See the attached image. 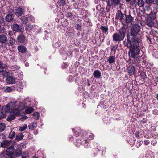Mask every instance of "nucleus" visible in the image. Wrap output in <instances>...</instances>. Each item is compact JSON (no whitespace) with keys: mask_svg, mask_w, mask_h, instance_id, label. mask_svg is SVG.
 <instances>
[{"mask_svg":"<svg viewBox=\"0 0 158 158\" xmlns=\"http://www.w3.org/2000/svg\"><path fill=\"white\" fill-rule=\"evenodd\" d=\"M144 143L145 145H147L149 144L150 142L149 140H145L144 141Z\"/></svg>","mask_w":158,"mask_h":158,"instance_id":"nucleus-58","label":"nucleus"},{"mask_svg":"<svg viewBox=\"0 0 158 158\" xmlns=\"http://www.w3.org/2000/svg\"><path fill=\"white\" fill-rule=\"evenodd\" d=\"M24 137L22 133H19L16 135L15 139L17 141H19L22 140Z\"/></svg>","mask_w":158,"mask_h":158,"instance_id":"nucleus-25","label":"nucleus"},{"mask_svg":"<svg viewBox=\"0 0 158 158\" xmlns=\"http://www.w3.org/2000/svg\"><path fill=\"white\" fill-rule=\"evenodd\" d=\"M145 2L148 4L151 5L152 3L153 0H145Z\"/></svg>","mask_w":158,"mask_h":158,"instance_id":"nucleus-51","label":"nucleus"},{"mask_svg":"<svg viewBox=\"0 0 158 158\" xmlns=\"http://www.w3.org/2000/svg\"><path fill=\"white\" fill-rule=\"evenodd\" d=\"M127 71L128 75L130 76H131L133 75L135 72V67L131 65L129 66L127 68Z\"/></svg>","mask_w":158,"mask_h":158,"instance_id":"nucleus-7","label":"nucleus"},{"mask_svg":"<svg viewBox=\"0 0 158 158\" xmlns=\"http://www.w3.org/2000/svg\"><path fill=\"white\" fill-rule=\"evenodd\" d=\"M6 110H2V108L1 110V114L0 115V119H2L6 117V113H8Z\"/></svg>","mask_w":158,"mask_h":158,"instance_id":"nucleus-24","label":"nucleus"},{"mask_svg":"<svg viewBox=\"0 0 158 158\" xmlns=\"http://www.w3.org/2000/svg\"><path fill=\"white\" fill-rule=\"evenodd\" d=\"M126 29L123 26L119 29L118 34L124 39L126 36Z\"/></svg>","mask_w":158,"mask_h":158,"instance_id":"nucleus-8","label":"nucleus"},{"mask_svg":"<svg viewBox=\"0 0 158 158\" xmlns=\"http://www.w3.org/2000/svg\"><path fill=\"white\" fill-rule=\"evenodd\" d=\"M16 102H11L6 106H3L2 107V110H6L7 111V112L9 113L11 110H12L16 106Z\"/></svg>","mask_w":158,"mask_h":158,"instance_id":"nucleus-4","label":"nucleus"},{"mask_svg":"<svg viewBox=\"0 0 158 158\" xmlns=\"http://www.w3.org/2000/svg\"><path fill=\"white\" fill-rule=\"evenodd\" d=\"M93 75L95 78L98 79L101 76V73L100 71L98 70H95L94 72Z\"/></svg>","mask_w":158,"mask_h":158,"instance_id":"nucleus-18","label":"nucleus"},{"mask_svg":"<svg viewBox=\"0 0 158 158\" xmlns=\"http://www.w3.org/2000/svg\"><path fill=\"white\" fill-rule=\"evenodd\" d=\"M154 81H155L156 85H157V83L156 82H158V77H155L154 78Z\"/></svg>","mask_w":158,"mask_h":158,"instance_id":"nucleus-62","label":"nucleus"},{"mask_svg":"<svg viewBox=\"0 0 158 158\" xmlns=\"http://www.w3.org/2000/svg\"><path fill=\"white\" fill-rule=\"evenodd\" d=\"M65 0H58L60 6H64L65 4Z\"/></svg>","mask_w":158,"mask_h":158,"instance_id":"nucleus-43","label":"nucleus"},{"mask_svg":"<svg viewBox=\"0 0 158 158\" xmlns=\"http://www.w3.org/2000/svg\"><path fill=\"white\" fill-rule=\"evenodd\" d=\"M107 3V6L106 9H110L114 3L113 0H107L106 2Z\"/></svg>","mask_w":158,"mask_h":158,"instance_id":"nucleus-27","label":"nucleus"},{"mask_svg":"<svg viewBox=\"0 0 158 158\" xmlns=\"http://www.w3.org/2000/svg\"><path fill=\"white\" fill-rule=\"evenodd\" d=\"M5 20L8 22H11L14 20V19L12 17V15L7 14L5 17Z\"/></svg>","mask_w":158,"mask_h":158,"instance_id":"nucleus-20","label":"nucleus"},{"mask_svg":"<svg viewBox=\"0 0 158 158\" xmlns=\"http://www.w3.org/2000/svg\"><path fill=\"white\" fill-rule=\"evenodd\" d=\"M15 79L11 76H10L7 77L6 80L7 83L13 84L15 82Z\"/></svg>","mask_w":158,"mask_h":158,"instance_id":"nucleus-15","label":"nucleus"},{"mask_svg":"<svg viewBox=\"0 0 158 158\" xmlns=\"http://www.w3.org/2000/svg\"><path fill=\"white\" fill-rule=\"evenodd\" d=\"M100 29L106 35H108V27L107 25H101Z\"/></svg>","mask_w":158,"mask_h":158,"instance_id":"nucleus-10","label":"nucleus"},{"mask_svg":"<svg viewBox=\"0 0 158 158\" xmlns=\"http://www.w3.org/2000/svg\"><path fill=\"white\" fill-rule=\"evenodd\" d=\"M130 5L131 6L134 7H137V4L136 2V1L135 0H131L130 1Z\"/></svg>","mask_w":158,"mask_h":158,"instance_id":"nucleus-34","label":"nucleus"},{"mask_svg":"<svg viewBox=\"0 0 158 158\" xmlns=\"http://www.w3.org/2000/svg\"><path fill=\"white\" fill-rule=\"evenodd\" d=\"M21 154V151H16L15 152V155L16 157L20 156Z\"/></svg>","mask_w":158,"mask_h":158,"instance_id":"nucleus-49","label":"nucleus"},{"mask_svg":"<svg viewBox=\"0 0 158 158\" xmlns=\"http://www.w3.org/2000/svg\"><path fill=\"white\" fill-rule=\"evenodd\" d=\"M17 40L19 42L23 43L25 42V37L23 34L19 35L17 37Z\"/></svg>","mask_w":158,"mask_h":158,"instance_id":"nucleus-11","label":"nucleus"},{"mask_svg":"<svg viewBox=\"0 0 158 158\" xmlns=\"http://www.w3.org/2000/svg\"><path fill=\"white\" fill-rule=\"evenodd\" d=\"M13 111H12V112L13 114V115H15V116H18L19 114V111L18 110H12Z\"/></svg>","mask_w":158,"mask_h":158,"instance_id":"nucleus-44","label":"nucleus"},{"mask_svg":"<svg viewBox=\"0 0 158 158\" xmlns=\"http://www.w3.org/2000/svg\"><path fill=\"white\" fill-rule=\"evenodd\" d=\"M142 143V141L138 142L137 143H136V146L138 148L139 147Z\"/></svg>","mask_w":158,"mask_h":158,"instance_id":"nucleus-52","label":"nucleus"},{"mask_svg":"<svg viewBox=\"0 0 158 158\" xmlns=\"http://www.w3.org/2000/svg\"><path fill=\"white\" fill-rule=\"evenodd\" d=\"M12 90V88L10 87L6 86L5 89V91L6 92H10Z\"/></svg>","mask_w":158,"mask_h":158,"instance_id":"nucleus-46","label":"nucleus"},{"mask_svg":"<svg viewBox=\"0 0 158 158\" xmlns=\"http://www.w3.org/2000/svg\"><path fill=\"white\" fill-rule=\"evenodd\" d=\"M57 14H58V15H57L58 16H59L58 15H59L60 16V17L61 18H63L64 17L63 14L60 11H59L58 12Z\"/></svg>","mask_w":158,"mask_h":158,"instance_id":"nucleus-55","label":"nucleus"},{"mask_svg":"<svg viewBox=\"0 0 158 158\" xmlns=\"http://www.w3.org/2000/svg\"><path fill=\"white\" fill-rule=\"evenodd\" d=\"M113 41L114 42H119L124 39L117 33H115L112 35Z\"/></svg>","mask_w":158,"mask_h":158,"instance_id":"nucleus-5","label":"nucleus"},{"mask_svg":"<svg viewBox=\"0 0 158 158\" xmlns=\"http://www.w3.org/2000/svg\"><path fill=\"white\" fill-rule=\"evenodd\" d=\"M153 114L154 115H157L158 114V110L157 109H154L152 111Z\"/></svg>","mask_w":158,"mask_h":158,"instance_id":"nucleus-54","label":"nucleus"},{"mask_svg":"<svg viewBox=\"0 0 158 158\" xmlns=\"http://www.w3.org/2000/svg\"><path fill=\"white\" fill-rule=\"evenodd\" d=\"M27 128V125L26 124L23 125V126L20 127L19 129L21 131H23L26 129Z\"/></svg>","mask_w":158,"mask_h":158,"instance_id":"nucleus-41","label":"nucleus"},{"mask_svg":"<svg viewBox=\"0 0 158 158\" xmlns=\"http://www.w3.org/2000/svg\"><path fill=\"white\" fill-rule=\"evenodd\" d=\"M15 133L14 131H11L9 135V138L10 139H12L15 135Z\"/></svg>","mask_w":158,"mask_h":158,"instance_id":"nucleus-45","label":"nucleus"},{"mask_svg":"<svg viewBox=\"0 0 158 158\" xmlns=\"http://www.w3.org/2000/svg\"><path fill=\"white\" fill-rule=\"evenodd\" d=\"M17 49L19 52L22 53H25L27 50L26 47L23 45L18 46Z\"/></svg>","mask_w":158,"mask_h":158,"instance_id":"nucleus-16","label":"nucleus"},{"mask_svg":"<svg viewBox=\"0 0 158 158\" xmlns=\"http://www.w3.org/2000/svg\"><path fill=\"white\" fill-rule=\"evenodd\" d=\"M136 2L137 7L143 8L145 5V2L143 0H137Z\"/></svg>","mask_w":158,"mask_h":158,"instance_id":"nucleus-14","label":"nucleus"},{"mask_svg":"<svg viewBox=\"0 0 158 158\" xmlns=\"http://www.w3.org/2000/svg\"><path fill=\"white\" fill-rule=\"evenodd\" d=\"M154 23L153 21V19L148 18H147L146 21V25L148 26L151 27L154 25Z\"/></svg>","mask_w":158,"mask_h":158,"instance_id":"nucleus-17","label":"nucleus"},{"mask_svg":"<svg viewBox=\"0 0 158 158\" xmlns=\"http://www.w3.org/2000/svg\"><path fill=\"white\" fill-rule=\"evenodd\" d=\"M148 18L154 20L156 18V13L155 12L152 11L148 16Z\"/></svg>","mask_w":158,"mask_h":158,"instance_id":"nucleus-23","label":"nucleus"},{"mask_svg":"<svg viewBox=\"0 0 158 158\" xmlns=\"http://www.w3.org/2000/svg\"><path fill=\"white\" fill-rule=\"evenodd\" d=\"M15 118V115H12L10 113V115L7 118V120L8 121H11L13 120Z\"/></svg>","mask_w":158,"mask_h":158,"instance_id":"nucleus-37","label":"nucleus"},{"mask_svg":"<svg viewBox=\"0 0 158 158\" xmlns=\"http://www.w3.org/2000/svg\"><path fill=\"white\" fill-rule=\"evenodd\" d=\"M37 126L36 123L32 122L28 126V127L30 129L33 130Z\"/></svg>","mask_w":158,"mask_h":158,"instance_id":"nucleus-28","label":"nucleus"},{"mask_svg":"<svg viewBox=\"0 0 158 158\" xmlns=\"http://www.w3.org/2000/svg\"><path fill=\"white\" fill-rule=\"evenodd\" d=\"M33 25L29 24L26 25L25 26V30L27 31H29L33 30Z\"/></svg>","mask_w":158,"mask_h":158,"instance_id":"nucleus-29","label":"nucleus"},{"mask_svg":"<svg viewBox=\"0 0 158 158\" xmlns=\"http://www.w3.org/2000/svg\"><path fill=\"white\" fill-rule=\"evenodd\" d=\"M23 13V10L21 8L18 7L16 10L15 15L17 17L21 16Z\"/></svg>","mask_w":158,"mask_h":158,"instance_id":"nucleus-22","label":"nucleus"},{"mask_svg":"<svg viewBox=\"0 0 158 158\" xmlns=\"http://www.w3.org/2000/svg\"><path fill=\"white\" fill-rule=\"evenodd\" d=\"M152 3L158 5V0H153Z\"/></svg>","mask_w":158,"mask_h":158,"instance_id":"nucleus-61","label":"nucleus"},{"mask_svg":"<svg viewBox=\"0 0 158 158\" xmlns=\"http://www.w3.org/2000/svg\"><path fill=\"white\" fill-rule=\"evenodd\" d=\"M117 47H118L117 46H115L114 45H113L112 47V48H111V51H114V54H115V52L116 50Z\"/></svg>","mask_w":158,"mask_h":158,"instance_id":"nucleus-50","label":"nucleus"},{"mask_svg":"<svg viewBox=\"0 0 158 158\" xmlns=\"http://www.w3.org/2000/svg\"><path fill=\"white\" fill-rule=\"evenodd\" d=\"M33 116L34 117V118L36 120H38L39 118V114L38 112H35L33 114Z\"/></svg>","mask_w":158,"mask_h":158,"instance_id":"nucleus-40","label":"nucleus"},{"mask_svg":"<svg viewBox=\"0 0 158 158\" xmlns=\"http://www.w3.org/2000/svg\"><path fill=\"white\" fill-rule=\"evenodd\" d=\"M22 158H29V152L27 151L24 152L22 156Z\"/></svg>","mask_w":158,"mask_h":158,"instance_id":"nucleus-38","label":"nucleus"},{"mask_svg":"<svg viewBox=\"0 0 158 158\" xmlns=\"http://www.w3.org/2000/svg\"><path fill=\"white\" fill-rule=\"evenodd\" d=\"M34 111V109L32 107H27L25 109V112L27 114H30Z\"/></svg>","mask_w":158,"mask_h":158,"instance_id":"nucleus-30","label":"nucleus"},{"mask_svg":"<svg viewBox=\"0 0 158 158\" xmlns=\"http://www.w3.org/2000/svg\"><path fill=\"white\" fill-rule=\"evenodd\" d=\"M115 6L120 5V0H113Z\"/></svg>","mask_w":158,"mask_h":158,"instance_id":"nucleus-42","label":"nucleus"},{"mask_svg":"<svg viewBox=\"0 0 158 158\" xmlns=\"http://www.w3.org/2000/svg\"><path fill=\"white\" fill-rule=\"evenodd\" d=\"M66 16L69 18L71 20H73L75 17V15L73 16L71 12H68L66 14Z\"/></svg>","mask_w":158,"mask_h":158,"instance_id":"nucleus-35","label":"nucleus"},{"mask_svg":"<svg viewBox=\"0 0 158 158\" xmlns=\"http://www.w3.org/2000/svg\"><path fill=\"white\" fill-rule=\"evenodd\" d=\"M27 118H28L25 115V116H23V117L21 118V119H22V120H24V119H27Z\"/></svg>","mask_w":158,"mask_h":158,"instance_id":"nucleus-64","label":"nucleus"},{"mask_svg":"<svg viewBox=\"0 0 158 158\" xmlns=\"http://www.w3.org/2000/svg\"><path fill=\"white\" fill-rule=\"evenodd\" d=\"M7 40V38L6 35L4 34L0 35V42L2 43H6Z\"/></svg>","mask_w":158,"mask_h":158,"instance_id":"nucleus-19","label":"nucleus"},{"mask_svg":"<svg viewBox=\"0 0 158 158\" xmlns=\"http://www.w3.org/2000/svg\"><path fill=\"white\" fill-rule=\"evenodd\" d=\"M5 152L4 151H2L0 154V158L3 157L4 156Z\"/></svg>","mask_w":158,"mask_h":158,"instance_id":"nucleus-57","label":"nucleus"},{"mask_svg":"<svg viewBox=\"0 0 158 158\" xmlns=\"http://www.w3.org/2000/svg\"><path fill=\"white\" fill-rule=\"evenodd\" d=\"M72 130L74 131L73 133L74 135L76 137H78L80 136L81 135L80 134V133L82 134L81 137V139H77V142L79 144H84L85 143H88V139L89 140H92L93 139V137L94 135V134L91 133L89 135L88 134L87 132L83 130H81V129H78L75 130L74 129H72Z\"/></svg>","mask_w":158,"mask_h":158,"instance_id":"nucleus-2","label":"nucleus"},{"mask_svg":"<svg viewBox=\"0 0 158 158\" xmlns=\"http://www.w3.org/2000/svg\"><path fill=\"white\" fill-rule=\"evenodd\" d=\"M157 143V141L154 139L152 141L151 143V144L153 146H155L156 145Z\"/></svg>","mask_w":158,"mask_h":158,"instance_id":"nucleus-56","label":"nucleus"},{"mask_svg":"<svg viewBox=\"0 0 158 158\" xmlns=\"http://www.w3.org/2000/svg\"><path fill=\"white\" fill-rule=\"evenodd\" d=\"M75 27H76V29H79L81 27V26L79 24H77L76 25Z\"/></svg>","mask_w":158,"mask_h":158,"instance_id":"nucleus-63","label":"nucleus"},{"mask_svg":"<svg viewBox=\"0 0 158 158\" xmlns=\"http://www.w3.org/2000/svg\"><path fill=\"white\" fill-rule=\"evenodd\" d=\"M5 124L2 123H0V132H2L4 131L5 128Z\"/></svg>","mask_w":158,"mask_h":158,"instance_id":"nucleus-39","label":"nucleus"},{"mask_svg":"<svg viewBox=\"0 0 158 158\" xmlns=\"http://www.w3.org/2000/svg\"><path fill=\"white\" fill-rule=\"evenodd\" d=\"M11 27L13 31L16 32L23 33L24 31V27L22 25L20 26L17 24H14L11 26Z\"/></svg>","mask_w":158,"mask_h":158,"instance_id":"nucleus-3","label":"nucleus"},{"mask_svg":"<svg viewBox=\"0 0 158 158\" xmlns=\"http://www.w3.org/2000/svg\"><path fill=\"white\" fill-rule=\"evenodd\" d=\"M4 22V19L3 18L0 16V23H3Z\"/></svg>","mask_w":158,"mask_h":158,"instance_id":"nucleus-60","label":"nucleus"},{"mask_svg":"<svg viewBox=\"0 0 158 158\" xmlns=\"http://www.w3.org/2000/svg\"><path fill=\"white\" fill-rule=\"evenodd\" d=\"M66 20H65L62 23V25L64 26H67V24L66 23Z\"/></svg>","mask_w":158,"mask_h":158,"instance_id":"nucleus-59","label":"nucleus"},{"mask_svg":"<svg viewBox=\"0 0 158 158\" xmlns=\"http://www.w3.org/2000/svg\"><path fill=\"white\" fill-rule=\"evenodd\" d=\"M115 56H110L108 58L107 61L110 64L113 63L115 62Z\"/></svg>","mask_w":158,"mask_h":158,"instance_id":"nucleus-21","label":"nucleus"},{"mask_svg":"<svg viewBox=\"0 0 158 158\" xmlns=\"http://www.w3.org/2000/svg\"><path fill=\"white\" fill-rule=\"evenodd\" d=\"M140 30V26L138 24L133 25L130 32L127 34V40L123 41L124 46L130 48L129 56L133 58L138 56L140 53L139 47L141 46L142 40Z\"/></svg>","mask_w":158,"mask_h":158,"instance_id":"nucleus-1","label":"nucleus"},{"mask_svg":"<svg viewBox=\"0 0 158 158\" xmlns=\"http://www.w3.org/2000/svg\"><path fill=\"white\" fill-rule=\"evenodd\" d=\"M11 143L10 141L4 140L1 143V146L4 148H8L11 146Z\"/></svg>","mask_w":158,"mask_h":158,"instance_id":"nucleus-9","label":"nucleus"},{"mask_svg":"<svg viewBox=\"0 0 158 158\" xmlns=\"http://www.w3.org/2000/svg\"><path fill=\"white\" fill-rule=\"evenodd\" d=\"M11 69L12 71H15L19 69L20 67L16 65H14L11 66Z\"/></svg>","mask_w":158,"mask_h":158,"instance_id":"nucleus-36","label":"nucleus"},{"mask_svg":"<svg viewBox=\"0 0 158 158\" xmlns=\"http://www.w3.org/2000/svg\"><path fill=\"white\" fill-rule=\"evenodd\" d=\"M18 85L20 86V87L17 89V90L18 91H21L23 88V86L22 85V84L20 83H19L18 84Z\"/></svg>","mask_w":158,"mask_h":158,"instance_id":"nucleus-47","label":"nucleus"},{"mask_svg":"<svg viewBox=\"0 0 158 158\" xmlns=\"http://www.w3.org/2000/svg\"><path fill=\"white\" fill-rule=\"evenodd\" d=\"M9 41L10 46H13L15 44V39L12 38V37H10L9 38Z\"/></svg>","mask_w":158,"mask_h":158,"instance_id":"nucleus-32","label":"nucleus"},{"mask_svg":"<svg viewBox=\"0 0 158 158\" xmlns=\"http://www.w3.org/2000/svg\"><path fill=\"white\" fill-rule=\"evenodd\" d=\"M15 148L14 146L11 145L9 147L7 148L6 154L10 158H11L13 155Z\"/></svg>","mask_w":158,"mask_h":158,"instance_id":"nucleus-6","label":"nucleus"},{"mask_svg":"<svg viewBox=\"0 0 158 158\" xmlns=\"http://www.w3.org/2000/svg\"><path fill=\"white\" fill-rule=\"evenodd\" d=\"M28 20H30L32 22H34L35 21V18L32 15H31L28 17Z\"/></svg>","mask_w":158,"mask_h":158,"instance_id":"nucleus-48","label":"nucleus"},{"mask_svg":"<svg viewBox=\"0 0 158 158\" xmlns=\"http://www.w3.org/2000/svg\"><path fill=\"white\" fill-rule=\"evenodd\" d=\"M23 24H26L28 23V17L25 16H23L20 19Z\"/></svg>","mask_w":158,"mask_h":158,"instance_id":"nucleus-26","label":"nucleus"},{"mask_svg":"<svg viewBox=\"0 0 158 158\" xmlns=\"http://www.w3.org/2000/svg\"><path fill=\"white\" fill-rule=\"evenodd\" d=\"M133 17L131 15H129L126 16L125 20L127 23H130L133 22Z\"/></svg>","mask_w":158,"mask_h":158,"instance_id":"nucleus-12","label":"nucleus"},{"mask_svg":"<svg viewBox=\"0 0 158 158\" xmlns=\"http://www.w3.org/2000/svg\"><path fill=\"white\" fill-rule=\"evenodd\" d=\"M8 33L10 37H12V36L13 35V32L12 31H8Z\"/></svg>","mask_w":158,"mask_h":158,"instance_id":"nucleus-53","label":"nucleus"},{"mask_svg":"<svg viewBox=\"0 0 158 158\" xmlns=\"http://www.w3.org/2000/svg\"><path fill=\"white\" fill-rule=\"evenodd\" d=\"M140 75L142 79H143L144 80L146 79L147 78L146 73L144 72H141L140 73Z\"/></svg>","mask_w":158,"mask_h":158,"instance_id":"nucleus-33","label":"nucleus"},{"mask_svg":"<svg viewBox=\"0 0 158 158\" xmlns=\"http://www.w3.org/2000/svg\"><path fill=\"white\" fill-rule=\"evenodd\" d=\"M116 19H119L120 21L123 19L124 15L121 11L118 10L116 14Z\"/></svg>","mask_w":158,"mask_h":158,"instance_id":"nucleus-13","label":"nucleus"},{"mask_svg":"<svg viewBox=\"0 0 158 158\" xmlns=\"http://www.w3.org/2000/svg\"><path fill=\"white\" fill-rule=\"evenodd\" d=\"M7 67V65L5 64H3L0 61V72H2L4 68H6Z\"/></svg>","mask_w":158,"mask_h":158,"instance_id":"nucleus-31","label":"nucleus"}]
</instances>
